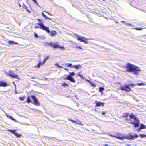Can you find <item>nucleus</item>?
<instances>
[{"instance_id":"10","label":"nucleus","mask_w":146,"mask_h":146,"mask_svg":"<svg viewBox=\"0 0 146 146\" xmlns=\"http://www.w3.org/2000/svg\"><path fill=\"white\" fill-rule=\"evenodd\" d=\"M75 75L74 72H69V77L70 78L71 82L74 83L75 82L74 79L72 77V76H74Z\"/></svg>"},{"instance_id":"53","label":"nucleus","mask_w":146,"mask_h":146,"mask_svg":"<svg viewBox=\"0 0 146 146\" xmlns=\"http://www.w3.org/2000/svg\"><path fill=\"white\" fill-rule=\"evenodd\" d=\"M19 5L20 7H21V5L20 4V3H19Z\"/></svg>"},{"instance_id":"24","label":"nucleus","mask_w":146,"mask_h":146,"mask_svg":"<svg viewBox=\"0 0 146 146\" xmlns=\"http://www.w3.org/2000/svg\"><path fill=\"white\" fill-rule=\"evenodd\" d=\"M90 84H91V85L92 86L94 87H95L96 86V85H97V84L96 83H94L92 81H91V83H90Z\"/></svg>"},{"instance_id":"9","label":"nucleus","mask_w":146,"mask_h":146,"mask_svg":"<svg viewBox=\"0 0 146 146\" xmlns=\"http://www.w3.org/2000/svg\"><path fill=\"white\" fill-rule=\"evenodd\" d=\"M120 89L121 90H125L127 92L131 91V89L129 85H125L121 86Z\"/></svg>"},{"instance_id":"7","label":"nucleus","mask_w":146,"mask_h":146,"mask_svg":"<svg viewBox=\"0 0 146 146\" xmlns=\"http://www.w3.org/2000/svg\"><path fill=\"white\" fill-rule=\"evenodd\" d=\"M3 72L7 76L11 77L12 78L19 79L18 75L15 74L11 71H9V72H7L5 70H3Z\"/></svg>"},{"instance_id":"25","label":"nucleus","mask_w":146,"mask_h":146,"mask_svg":"<svg viewBox=\"0 0 146 146\" xmlns=\"http://www.w3.org/2000/svg\"><path fill=\"white\" fill-rule=\"evenodd\" d=\"M104 88L102 87H100L99 88V91L100 92H101L102 94H103L102 92V91L104 90Z\"/></svg>"},{"instance_id":"17","label":"nucleus","mask_w":146,"mask_h":146,"mask_svg":"<svg viewBox=\"0 0 146 146\" xmlns=\"http://www.w3.org/2000/svg\"><path fill=\"white\" fill-rule=\"evenodd\" d=\"M50 33L49 34L51 36H54L57 33V32L55 31H52L51 32H50Z\"/></svg>"},{"instance_id":"49","label":"nucleus","mask_w":146,"mask_h":146,"mask_svg":"<svg viewBox=\"0 0 146 146\" xmlns=\"http://www.w3.org/2000/svg\"><path fill=\"white\" fill-rule=\"evenodd\" d=\"M55 65H56V66H57L58 67V66H59V64H58L57 63V64H55Z\"/></svg>"},{"instance_id":"48","label":"nucleus","mask_w":146,"mask_h":146,"mask_svg":"<svg viewBox=\"0 0 146 146\" xmlns=\"http://www.w3.org/2000/svg\"><path fill=\"white\" fill-rule=\"evenodd\" d=\"M55 65H56V66H57L58 67V66H59V64H58L57 63V64H55Z\"/></svg>"},{"instance_id":"42","label":"nucleus","mask_w":146,"mask_h":146,"mask_svg":"<svg viewBox=\"0 0 146 146\" xmlns=\"http://www.w3.org/2000/svg\"><path fill=\"white\" fill-rule=\"evenodd\" d=\"M58 67L59 68H63L62 66L60 65H59L58 66Z\"/></svg>"},{"instance_id":"27","label":"nucleus","mask_w":146,"mask_h":146,"mask_svg":"<svg viewBox=\"0 0 146 146\" xmlns=\"http://www.w3.org/2000/svg\"><path fill=\"white\" fill-rule=\"evenodd\" d=\"M139 135L141 138L146 137V135H145L140 134Z\"/></svg>"},{"instance_id":"15","label":"nucleus","mask_w":146,"mask_h":146,"mask_svg":"<svg viewBox=\"0 0 146 146\" xmlns=\"http://www.w3.org/2000/svg\"><path fill=\"white\" fill-rule=\"evenodd\" d=\"M82 65L80 64H78L77 65H74L72 66V67L76 69H78L82 68Z\"/></svg>"},{"instance_id":"19","label":"nucleus","mask_w":146,"mask_h":146,"mask_svg":"<svg viewBox=\"0 0 146 146\" xmlns=\"http://www.w3.org/2000/svg\"><path fill=\"white\" fill-rule=\"evenodd\" d=\"M68 120L71 121L72 122V123H76L78 124H81V123L79 121H76L74 120L70 119H68Z\"/></svg>"},{"instance_id":"1","label":"nucleus","mask_w":146,"mask_h":146,"mask_svg":"<svg viewBox=\"0 0 146 146\" xmlns=\"http://www.w3.org/2000/svg\"><path fill=\"white\" fill-rule=\"evenodd\" d=\"M130 119H126V121L134 125L135 128H138L140 127L136 130L137 131H140L142 129L146 128V126L143 124H140V121L139 119L133 114H131L129 115Z\"/></svg>"},{"instance_id":"23","label":"nucleus","mask_w":146,"mask_h":146,"mask_svg":"<svg viewBox=\"0 0 146 146\" xmlns=\"http://www.w3.org/2000/svg\"><path fill=\"white\" fill-rule=\"evenodd\" d=\"M8 131L10 132L11 133L13 134H14L15 135V134L17 132H16V130H11V129H8Z\"/></svg>"},{"instance_id":"52","label":"nucleus","mask_w":146,"mask_h":146,"mask_svg":"<svg viewBox=\"0 0 146 146\" xmlns=\"http://www.w3.org/2000/svg\"><path fill=\"white\" fill-rule=\"evenodd\" d=\"M37 5L38 6H39V5H38V3H37V2L36 1V3Z\"/></svg>"},{"instance_id":"51","label":"nucleus","mask_w":146,"mask_h":146,"mask_svg":"<svg viewBox=\"0 0 146 146\" xmlns=\"http://www.w3.org/2000/svg\"><path fill=\"white\" fill-rule=\"evenodd\" d=\"M64 69L66 70H67V71H68V69L66 68H64Z\"/></svg>"},{"instance_id":"16","label":"nucleus","mask_w":146,"mask_h":146,"mask_svg":"<svg viewBox=\"0 0 146 146\" xmlns=\"http://www.w3.org/2000/svg\"><path fill=\"white\" fill-rule=\"evenodd\" d=\"M0 83L1 85V87H6L8 86L7 83L3 81H0Z\"/></svg>"},{"instance_id":"21","label":"nucleus","mask_w":146,"mask_h":146,"mask_svg":"<svg viewBox=\"0 0 146 146\" xmlns=\"http://www.w3.org/2000/svg\"><path fill=\"white\" fill-rule=\"evenodd\" d=\"M9 43L10 44H18V43L15 42L13 41H10L9 42Z\"/></svg>"},{"instance_id":"3","label":"nucleus","mask_w":146,"mask_h":146,"mask_svg":"<svg viewBox=\"0 0 146 146\" xmlns=\"http://www.w3.org/2000/svg\"><path fill=\"white\" fill-rule=\"evenodd\" d=\"M133 135L131 134H129L127 136H124L121 135H118L116 136H115L112 135H110V136L115 137L120 140H124L125 139H127L128 140H131L133 139L134 138H136L138 137V136L137 134L133 133Z\"/></svg>"},{"instance_id":"26","label":"nucleus","mask_w":146,"mask_h":146,"mask_svg":"<svg viewBox=\"0 0 146 146\" xmlns=\"http://www.w3.org/2000/svg\"><path fill=\"white\" fill-rule=\"evenodd\" d=\"M15 135L17 137L20 138L21 137L22 135L20 134H19L17 132L15 134Z\"/></svg>"},{"instance_id":"56","label":"nucleus","mask_w":146,"mask_h":146,"mask_svg":"<svg viewBox=\"0 0 146 146\" xmlns=\"http://www.w3.org/2000/svg\"><path fill=\"white\" fill-rule=\"evenodd\" d=\"M127 146H130L129 145H127Z\"/></svg>"},{"instance_id":"41","label":"nucleus","mask_w":146,"mask_h":146,"mask_svg":"<svg viewBox=\"0 0 146 146\" xmlns=\"http://www.w3.org/2000/svg\"><path fill=\"white\" fill-rule=\"evenodd\" d=\"M78 76H79L81 77H82V78H83V76L82 75H81L80 74H78Z\"/></svg>"},{"instance_id":"5","label":"nucleus","mask_w":146,"mask_h":146,"mask_svg":"<svg viewBox=\"0 0 146 146\" xmlns=\"http://www.w3.org/2000/svg\"><path fill=\"white\" fill-rule=\"evenodd\" d=\"M74 35L76 36V39L79 41L84 42L85 44L88 43L87 41L89 40L88 38L84 36H81L75 33Z\"/></svg>"},{"instance_id":"31","label":"nucleus","mask_w":146,"mask_h":146,"mask_svg":"<svg viewBox=\"0 0 146 146\" xmlns=\"http://www.w3.org/2000/svg\"><path fill=\"white\" fill-rule=\"evenodd\" d=\"M137 85L139 86L144 85V84L143 82H142L141 83H137Z\"/></svg>"},{"instance_id":"6","label":"nucleus","mask_w":146,"mask_h":146,"mask_svg":"<svg viewBox=\"0 0 146 146\" xmlns=\"http://www.w3.org/2000/svg\"><path fill=\"white\" fill-rule=\"evenodd\" d=\"M45 44L46 46H48V45H49L50 46L53 47V48L55 49L58 48H60V49L61 50L64 49H65L64 47L58 45L56 43H53L52 42H51L50 43L46 42Z\"/></svg>"},{"instance_id":"36","label":"nucleus","mask_w":146,"mask_h":146,"mask_svg":"<svg viewBox=\"0 0 146 146\" xmlns=\"http://www.w3.org/2000/svg\"><path fill=\"white\" fill-rule=\"evenodd\" d=\"M19 98L22 101H23L24 100L25 98L24 97H19Z\"/></svg>"},{"instance_id":"35","label":"nucleus","mask_w":146,"mask_h":146,"mask_svg":"<svg viewBox=\"0 0 146 146\" xmlns=\"http://www.w3.org/2000/svg\"><path fill=\"white\" fill-rule=\"evenodd\" d=\"M23 7L24 9H25L26 10V9H27V7L23 3Z\"/></svg>"},{"instance_id":"44","label":"nucleus","mask_w":146,"mask_h":146,"mask_svg":"<svg viewBox=\"0 0 146 146\" xmlns=\"http://www.w3.org/2000/svg\"><path fill=\"white\" fill-rule=\"evenodd\" d=\"M68 63H66L64 64V66H67V64Z\"/></svg>"},{"instance_id":"33","label":"nucleus","mask_w":146,"mask_h":146,"mask_svg":"<svg viewBox=\"0 0 146 146\" xmlns=\"http://www.w3.org/2000/svg\"><path fill=\"white\" fill-rule=\"evenodd\" d=\"M68 85V84H66V83H64L63 84H62V86L65 87V86H67Z\"/></svg>"},{"instance_id":"40","label":"nucleus","mask_w":146,"mask_h":146,"mask_svg":"<svg viewBox=\"0 0 146 146\" xmlns=\"http://www.w3.org/2000/svg\"><path fill=\"white\" fill-rule=\"evenodd\" d=\"M85 80L86 81L90 83H91V81H90L89 80H88L87 79H86Z\"/></svg>"},{"instance_id":"54","label":"nucleus","mask_w":146,"mask_h":146,"mask_svg":"<svg viewBox=\"0 0 146 146\" xmlns=\"http://www.w3.org/2000/svg\"><path fill=\"white\" fill-rule=\"evenodd\" d=\"M122 22L123 23H124L125 22V21H122Z\"/></svg>"},{"instance_id":"39","label":"nucleus","mask_w":146,"mask_h":146,"mask_svg":"<svg viewBox=\"0 0 146 146\" xmlns=\"http://www.w3.org/2000/svg\"><path fill=\"white\" fill-rule=\"evenodd\" d=\"M129 85L133 87L135 86V84H129Z\"/></svg>"},{"instance_id":"55","label":"nucleus","mask_w":146,"mask_h":146,"mask_svg":"<svg viewBox=\"0 0 146 146\" xmlns=\"http://www.w3.org/2000/svg\"><path fill=\"white\" fill-rule=\"evenodd\" d=\"M46 78V80H47V78Z\"/></svg>"},{"instance_id":"46","label":"nucleus","mask_w":146,"mask_h":146,"mask_svg":"<svg viewBox=\"0 0 146 146\" xmlns=\"http://www.w3.org/2000/svg\"><path fill=\"white\" fill-rule=\"evenodd\" d=\"M33 1L35 2V3H36V0H32Z\"/></svg>"},{"instance_id":"12","label":"nucleus","mask_w":146,"mask_h":146,"mask_svg":"<svg viewBox=\"0 0 146 146\" xmlns=\"http://www.w3.org/2000/svg\"><path fill=\"white\" fill-rule=\"evenodd\" d=\"M61 78H62L64 80H67L70 81L71 82L70 78L69 76V75L67 74L65 75L63 77H62Z\"/></svg>"},{"instance_id":"11","label":"nucleus","mask_w":146,"mask_h":146,"mask_svg":"<svg viewBox=\"0 0 146 146\" xmlns=\"http://www.w3.org/2000/svg\"><path fill=\"white\" fill-rule=\"evenodd\" d=\"M95 104H96V107H100L101 106H103L104 105V103L103 102H98L96 101L95 102Z\"/></svg>"},{"instance_id":"29","label":"nucleus","mask_w":146,"mask_h":146,"mask_svg":"<svg viewBox=\"0 0 146 146\" xmlns=\"http://www.w3.org/2000/svg\"><path fill=\"white\" fill-rule=\"evenodd\" d=\"M72 64L71 63H68L67 64L68 67H72Z\"/></svg>"},{"instance_id":"50","label":"nucleus","mask_w":146,"mask_h":146,"mask_svg":"<svg viewBox=\"0 0 146 146\" xmlns=\"http://www.w3.org/2000/svg\"><path fill=\"white\" fill-rule=\"evenodd\" d=\"M46 12L47 13H48V14H49V15H52L51 14H50V13H48V12Z\"/></svg>"},{"instance_id":"2","label":"nucleus","mask_w":146,"mask_h":146,"mask_svg":"<svg viewBox=\"0 0 146 146\" xmlns=\"http://www.w3.org/2000/svg\"><path fill=\"white\" fill-rule=\"evenodd\" d=\"M127 71L129 72H133V74L137 75L138 74V72L141 71L140 69L138 66L128 63L126 66Z\"/></svg>"},{"instance_id":"8","label":"nucleus","mask_w":146,"mask_h":146,"mask_svg":"<svg viewBox=\"0 0 146 146\" xmlns=\"http://www.w3.org/2000/svg\"><path fill=\"white\" fill-rule=\"evenodd\" d=\"M31 98L33 100V104L37 106H39L40 105V103L38 101L37 98L34 95L31 96Z\"/></svg>"},{"instance_id":"45","label":"nucleus","mask_w":146,"mask_h":146,"mask_svg":"<svg viewBox=\"0 0 146 146\" xmlns=\"http://www.w3.org/2000/svg\"><path fill=\"white\" fill-rule=\"evenodd\" d=\"M26 10H27V11L29 13H31V12L30 11V10H29V9H26Z\"/></svg>"},{"instance_id":"4","label":"nucleus","mask_w":146,"mask_h":146,"mask_svg":"<svg viewBox=\"0 0 146 146\" xmlns=\"http://www.w3.org/2000/svg\"><path fill=\"white\" fill-rule=\"evenodd\" d=\"M40 28L43 30L46 31L48 33H50L49 27L45 26L42 23H39L38 24H36L34 27L36 28Z\"/></svg>"},{"instance_id":"47","label":"nucleus","mask_w":146,"mask_h":146,"mask_svg":"<svg viewBox=\"0 0 146 146\" xmlns=\"http://www.w3.org/2000/svg\"><path fill=\"white\" fill-rule=\"evenodd\" d=\"M38 21H40V22H41V20L40 19H38Z\"/></svg>"},{"instance_id":"34","label":"nucleus","mask_w":146,"mask_h":146,"mask_svg":"<svg viewBox=\"0 0 146 146\" xmlns=\"http://www.w3.org/2000/svg\"><path fill=\"white\" fill-rule=\"evenodd\" d=\"M34 36L36 37H38V34L36 33H34Z\"/></svg>"},{"instance_id":"18","label":"nucleus","mask_w":146,"mask_h":146,"mask_svg":"<svg viewBox=\"0 0 146 146\" xmlns=\"http://www.w3.org/2000/svg\"><path fill=\"white\" fill-rule=\"evenodd\" d=\"M31 96H27V103H32V101L31 100Z\"/></svg>"},{"instance_id":"30","label":"nucleus","mask_w":146,"mask_h":146,"mask_svg":"<svg viewBox=\"0 0 146 146\" xmlns=\"http://www.w3.org/2000/svg\"><path fill=\"white\" fill-rule=\"evenodd\" d=\"M129 115L128 113H125L123 115V116L125 117H127Z\"/></svg>"},{"instance_id":"37","label":"nucleus","mask_w":146,"mask_h":146,"mask_svg":"<svg viewBox=\"0 0 146 146\" xmlns=\"http://www.w3.org/2000/svg\"><path fill=\"white\" fill-rule=\"evenodd\" d=\"M49 58V57L48 56H47L44 59V60L45 61H46Z\"/></svg>"},{"instance_id":"38","label":"nucleus","mask_w":146,"mask_h":146,"mask_svg":"<svg viewBox=\"0 0 146 146\" xmlns=\"http://www.w3.org/2000/svg\"><path fill=\"white\" fill-rule=\"evenodd\" d=\"M76 48H78L79 49H82V47L81 46H76Z\"/></svg>"},{"instance_id":"13","label":"nucleus","mask_w":146,"mask_h":146,"mask_svg":"<svg viewBox=\"0 0 146 146\" xmlns=\"http://www.w3.org/2000/svg\"><path fill=\"white\" fill-rule=\"evenodd\" d=\"M46 62V61H45L44 60V61H43L42 63V64L40 60L39 61V63L37 65L35 66V67L36 68H39L41 64L43 65L44 64L45 62Z\"/></svg>"},{"instance_id":"43","label":"nucleus","mask_w":146,"mask_h":146,"mask_svg":"<svg viewBox=\"0 0 146 146\" xmlns=\"http://www.w3.org/2000/svg\"><path fill=\"white\" fill-rule=\"evenodd\" d=\"M102 115H104L105 114H106V112H104V111H102Z\"/></svg>"},{"instance_id":"14","label":"nucleus","mask_w":146,"mask_h":146,"mask_svg":"<svg viewBox=\"0 0 146 146\" xmlns=\"http://www.w3.org/2000/svg\"><path fill=\"white\" fill-rule=\"evenodd\" d=\"M46 62V61H45L44 60V61H43L42 63V64L40 60L39 61V63L37 65L35 66V67L36 68H39L41 64L43 65L44 64L45 62Z\"/></svg>"},{"instance_id":"20","label":"nucleus","mask_w":146,"mask_h":146,"mask_svg":"<svg viewBox=\"0 0 146 146\" xmlns=\"http://www.w3.org/2000/svg\"><path fill=\"white\" fill-rule=\"evenodd\" d=\"M6 117L7 118H9L10 119L14 121L15 122H17V120L11 116H10L8 115H7Z\"/></svg>"},{"instance_id":"22","label":"nucleus","mask_w":146,"mask_h":146,"mask_svg":"<svg viewBox=\"0 0 146 146\" xmlns=\"http://www.w3.org/2000/svg\"><path fill=\"white\" fill-rule=\"evenodd\" d=\"M42 16L44 17L45 18V19L47 20V19L50 20L52 19L48 17H47V16H46L43 12H42Z\"/></svg>"},{"instance_id":"32","label":"nucleus","mask_w":146,"mask_h":146,"mask_svg":"<svg viewBox=\"0 0 146 146\" xmlns=\"http://www.w3.org/2000/svg\"><path fill=\"white\" fill-rule=\"evenodd\" d=\"M125 24L126 25V26H127L128 25H130V26H131V27H133V26H134V25H133L131 24L130 23H126Z\"/></svg>"},{"instance_id":"28","label":"nucleus","mask_w":146,"mask_h":146,"mask_svg":"<svg viewBox=\"0 0 146 146\" xmlns=\"http://www.w3.org/2000/svg\"><path fill=\"white\" fill-rule=\"evenodd\" d=\"M133 29L137 30H142V28L141 27L135 28Z\"/></svg>"}]
</instances>
